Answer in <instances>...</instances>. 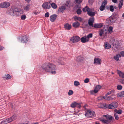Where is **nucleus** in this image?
<instances>
[{"label": "nucleus", "instance_id": "obj_1", "mask_svg": "<svg viewBox=\"0 0 124 124\" xmlns=\"http://www.w3.org/2000/svg\"><path fill=\"white\" fill-rule=\"evenodd\" d=\"M41 67L43 71L46 73H51L53 74H55L56 72V66L52 63L45 62L41 65Z\"/></svg>", "mask_w": 124, "mask_h": 124}, {"label": "nucleus", "instance_id": "obj_2", "mask_svg": "<svg viewBox=\"0 0 124 124\" xmlns=\"http://www.w3.org/2000/svg\"><path fill=\"white\" fill-rule=\"evenodd\" d=\"M21 11L20 9L12 7L10 9L9 13L12 16H17L19 14V13Z\"/></svg>", "mask_w": 124, "mask_h": 124}, {"label": "nucleus", "instance_id": "obj_3", "mask_svg": "<svg viewBox=\"0 0 124 124\" xmlns=\"http://www.w3.org/2000/svg\"><path fill=\"white\" fill-rule=\"evenodd\" d=\"M118 105V104L117 102H114L110 104H105L104 105V106H106L107 108L109 109H114L117 108Z\"/></svg>", "mask_w": 124, "mask_h": 124}, {"label": "nucleus", "instance_id": "obj_4", "mask_svg": "<svg viewBox=\"0 0 124 124\" xmlns=\"http://www.w3.org/2000/svg\"><path fill=\"white\" fill-rule=\"evenodd\" d=\"M85 116L87 117H93L95 116V112L93 110L88 109L85 114Z\"/></svg>", "mask_w": 124, "mask_h": 124}, {"label": "nucleus", "instance_id": "obj_5", "mask_svg": "<svg viewBox=\"0 0 124 124\" xmlns=\"http://www.w3.org/2000/svg\"><path fill=\"white\" fill-rule=\"evenodd\" d=\"M52 2L51 1H50L49 2H45L42 5L43 8L45 9H47L50 8L51 7V3Z\"/></svg>", "mask_w": 124, "mask_h": 124}, {"label": "nucleus", "instance_id": "obj_6", "mask_svg": "<svg viewBox=\"0 0 124 124\" xmlns=\"http://www.w3.org/2000/svg\"><path fill=\"white\" fill-rule=\"evenodd\" d=\"M101 88V86L99 85H97L95 87L94 90L90 91L91 94H93L95 93H97Z\"/></svg>", "mask_w": 124, "mask_h": 124}, {"label": "nucleus", "instance_id": "obj_7", "mask_svg": "<svg viewBox=\"0 0 124 124\" xmlns=\"http://www.w3.org/2000/svg\"><path fill=\"white\" fill-rule=\"evenodd\" d=\"M113 46L112 48L114 50L118 49L120 46L118 41L117 40H114L113 43Z\"/></svg>", "mask_w": 124, "mask_h": 124}, {"label": "nucleus", "instance_id": "obj_8", "mask_svg": "<svg viewBox=\"0 0 124 124\" xmlns=\"http://www.w3.org/2000/svg\"><path fill=\"white\" fill-rule=\"evenodd\" d=\"M10 3L8 2L2 3L0 4V7L2 8H6L9 7L10 5Z\"/></svg>", "mask_w": 124, "mask_h": 124}, {"label": "nucleus", "instance_id": "obj_9", "mask_svg": "<svg viewBox=\"0 0 124 124\" xmlns=\"http://www.w3.org/2000/svg\"><path fill=\"white\" fill-rule=\"evenodd\" d=\"M80 40V38L77 36H73L71 38L70 40L73 43L79 41Z\"/></svg>", "mask_w": 124, "mask_h": 124}, {"label": "nucleus", "instance_id": "obj_10", "mask_svg": "<svg viewBox=\"0 0 124 124\" xmlns=\"http://www.w3.org/2000/svg\"><path fill=\"white\" fill-rule=\"evenodd\" d=\"M81 103H78L74 102L71 104V107L72 108H74L75 107L80 108L81 107Z\"/></svg>", "mask_w": 124, "mask_h": 124}, {"label": "nucleus", "instance_id": "obj_11", "mask_svg": "<svg viewBox=\"0 0 124 124\" xmlns=\"http://www.w3.org/2000/svg\"><path fill=\"white\" fill-rule=\"evenodd\" d=\"M93 9L91 8L87 12V14L89 16L91 17L94 16L96 14V12H93Z\"/></svg>", "mask_w": 124, "mask_h": 124}, {"label": "nucleus", "instance_id": "obj_12", "mask_svg": "<svg viewBox=\"0 0 124 124\" xmlns=\"http://www.w3.org/2000/svg\"><path fill=\"white\" fill-rule=\"evenodd\" d=\"M94 17L90 18L89 19L88 21V23L89 25L92 27L93 26V23L94 21Z\"/></svg>", "mask_w": 124, "mask_h": 124}, {"label": "nucleus", "instance_id": "obj_13", "mask_svg": "<svg viewBox=\"0 0 124 124\" xmlns=\"http://www.w3.org/2000/svg\"><path fill=\"white\" fill-rule=\"evenodd\" d=\"M94 63L95 64H101V60L98 58H95L94 59Z\"/></svg>", "mask_w": 124, "mask_h": 124}, {"label": "nucleus", "instance_id": "obj_14", "mask_svg": "<svg viewBox=\"0 0 124 124\" xmlns=\"http://www.w3.org/2000/svg\"><path fill=\"white\" fill-rule=\"evenodd\" d=\"M107 1L106 0H105L103 2L101 5L100 8V10L101 11H103L104 10L106 4H107Z\"/></svg>", "mask_w": 124, "mask_h": 124}, {"label": "nucleus", "instance_id": "obj_15", "mask_svg": "<svg viewBox=\"0 0 124 124\" xmlns=\"http://www.w3.org/2000/svg\"><path fill=\"white\" fill-rule=\"evenodd\" d=\"M85 37H83L80 39L81 41L83 43H85L86 42H88L89 41V39H87L86 36H85Z\"/></svg>", "mask_w": 124, "mask_h": 124}, {"label": "nucleus", "instance_id": "obj_16", "mask_svg": "<svg viewBox=\"0 0 124 124\" xmlns=\"http://www.w3.org/2000/svg\"><path fill=\"white\" fill-rule=\"evenodd\" d=\"M28 40V38L26 36H23L21 39V42L22 43H26Z\"/></svg>", "mask_w": 124, "mask_h": 124}, {"label": "nucleus", "instance_id": "obj_17", "mask_svg": "<svg viewBox=\"0 0 124 124\" xmlns=\"http://www.w3.org/2000/svg\"><path fill=\"white\" fill-rule=\"evenodd\" d=\"M57 16L56 15H53L50 17V21L52 22H54L56 19Z\"/></svg>", "mask_w": 124, "mask_h": 124}, {"label": "nucleus", "instance_id": "obj_18", "mask_svg": "<svg viewBox=\"0 0 124 124\" xmlns=\"http://www.w3.org/2000/svg\"><path fill=\"white\" fill-rule=\"evenodd\" d=\"M102 26V25L101 23H97L94 25L93 27L95 28H100Z\"/></svg>", "mask_w": 124, "mask_h": 124}, {"label": "nucleus", "instance_id": "obj_19", "mask_svg": "<svg viewBox=\"0 0 124 124\" xmlns=\"http://www.w3.org/2000/svg\"><path fill=\"white\" fill-rule=\"evenodd\" d=\"M65 9L66 8L64 6H62L59 8L58 10V11L60 12H63Z\"/></svg>", "mask_w": 124, "mask_h": 124}, {"label": "nucleus", "instance_id": "obj_20", "mask_svg": "<svg viewBox=\"0 0 124 124\" xmlns=\"http://www.w3.org/2000/svg\"><path fill=\"white\" fill-rule=\"evenodd\" d=\"M117 71L118 74L120 77L124 78V73L118 70H117Z\"/></svg>", "mask_w": 124, "mask_h": 124}, {"label": "nucleus", "instance_id": "obj_21", "mask_svg": "<svg viewBox=\"0 0 124 124\" xmlns=\"http://www.w3.org/2000/svg\"><path fill=\"white\" fill-rule=\"evenodd\" d=\"M3 78L4 79H8L11 78V76L9 74H8L7 75H5L3 77Z\"/></svg>", "mask_w": 124, "mask_h": 124}, {"label": "nucleus", "instance_id": "obj_22", "mask_svg": "<svg viewBox=\"0 0 124 124\" xmlns=\"http://www.w3.org/2000/svg\"><path fill=\"white\" fill-rule=\"evenodd\" d=\"M64 28L65 29L68 30H70L71 27V25L68 23H66L64 25Z\"/></svg>", "mask_w": 124, "mask_h": 124}, {"label": "nucleus", "instance_id": "obj_23", "mask_svg": "<svg viewBox=\"0 0 124 124\" xmlns=\"http://www.w3.org/2000/svg\"><path fill=\"white\" fill-rule=\"evenodd\" d=\"M118 97H124V91L120 92L117 94Z\"/></svg>", "mask_w": 124, "mask_h": 124}, {"label": "nucleus", "instance_id": "obj_24", "mask_svg": "<svg viewBox=\"0 0 124 124\" xmlns=\"http://www.w3.org/2000/svg\"><path fill=\"white\" fill-rule=\"evenodd\" d=\"M80 23L77 22L74 23L73 24V26L75 28H77L80 25Z\"/></svg>", "mask_w": 124, "mask_h": 124}, {"label": "nucleus", "instance_id": "obj_25", "mask_svg": "<svg viewBox=\"0 0 124 124\" xmlns=\"http://www.w3.org/2000/svg\"><path fill=\"white\" fill-rule=\"evenodd\" d=\"M64 60V59L63 58H61L57 59V62L61 64H62L63 62V61Z\"/></svg>", "mask_w": 124, "mask_h": 124}, {"label": "nucleus", "instance_id": "obj_26", "mask_svg": "<svg viewBox=\"0 0 124 124\" xmlns=\"http://www.w3.org/2000/svg\"><path fill=\"white\" fill-rule=\"evenodd\" d=\"M111 45L108 43L106 42L105 44V48L106 49H109L110 48Z\"/></svg>", "mask_w": 124, "mask_h": 124}, {"label": "nucleus", "instance_id": "obj_27", "mask_svg": "<svg viewBox=\"0 0 124 124\" xmlns=\"http://www.w3.org/2000/svg\"><path fill=\"white\" fill-rule=\"evenodd\" d=\"M30 8V5L29 4H27L26 6H25L24 7V9L26 11H28Z\"/></svg>", "mask_w": 124, "mask_h": 124}, {"label": "nucleus", "instance_id": "obj_28", "mask_svg": "<svg viewBox=\"0 0 124 124\" xmlns=\"http://www.w3.org/2000/svg\"><path fill=\"white\" fill-rule=\"evenodd\" d=\"M91 8H89L87 6H86L83 9V11L84 12H88Z\"/></svg>", "mask_w": 124, "mask_h": 124}, {"label": "nucleus", "instance_id": "obj_29", "mask_svg": "<svg viewBox=\"0 0 124 124\" xmlns=\"http://www.w3.org/2000/svg\"><path fill=\"white\" fill-rule=\"evenodd\" d=\"M121 57V56L120 54H118L114 56V59L116 61H118L119 60V58Z\"/></svg>", "mask_w": 124, "mask_h": 124}, {"label": "nucleus", "instance_id": "obj_30", "mask_svg": "<svg viewBox=\"0 0 124 124\" xmlns=\"http://www.w3.org/2000/svg\"><path fill=\"white\" fill-rule=\"evenodd\" d=\"M51 6L52 8L54 9L56 8L57 7L56 5L54 3H51Z\"/></svg>", "mask_w": 124, "mask_h": 124}, {"label": "nucleus", "instance_id": "obj_31", "mask_svg": "<svg viewBox=\"0 0 124 124\" xmlns=\"http://www.w3.org/2000/svg\"><path fill=\"white\" fill-rule=\"evenodd\" d=\"M123 0H120L118 5L119 8H120L122 7L123 5Z\"/></svg>", "mask_w": 124, "mask_h": 124}, {"label": "nucleus", "instance_id": "obj_32", "mask_svg": "<svg viewBox=\"0 0 124 124\" xmlns=\"http://www.w3.org/2000/svg\"><path fill=\"white\" fill-rule=\"evenodd\" d=\"M83 59V57L80 56H78L77 57V60L78 61L80 62L82 61Z\"/></svg>", "mask_w": 124, "mask_h": 124}, {"label": "nucleus", "instance_id": "obj_33", "mask_svg": "<svg viewBox=\"0 0 124 124\" xmlns=\"http://www.w3.org/2000/svg\"><path fill=\"white\" fill-rule=\"evenodd\" d=\"M104 30V29H100L99 31V32L100 36H101L103 34Z\"/></svg>", "mask_w": 124, "mask_h": 124}, {"label": "nucleus", "instance_id": "obj_34", "mask_svg": "<svg viewBox=\"0 0 124 124\" xmlns=\"http://www.w3.org/2000/svg\"><path fill=\"white\" fill-rule=\"evenodd\" d=\"M113 29V27L111 26H110L109 27L108 30V31L110 34H111L112 32Z\"/></svg>", "mask_w": 124, "mask_h": 124}, {"label": "nucleus", "instance_id": "obj_35", "mask_svg": "<svg viewBox=\"0 0 124 124\" xmlns=\"http://www.w3.org/2000/svg\"><path fill=\"white\" fill-rule=\"evenodd\" d=\"M115 18V17L114 16H112L111 17H109V20L110 21V22L111 23H112L113 22V20H114Z\"/></svg>", "mask_w": 124, "mask_h": 124}, {"label": "nucleus", "instance_id": "obj_36", "mask_svg": "<svg viewBox=\"0 0 124 124\" xmlns=\"http://www.w3.org/2000/svg\"><path fill=\"white\" fill-rule=\"evenodd\" d=\"M103 98L104 99L106 100H110L112 99L113 98L110 96H108L107 97H103Z\"/></svg>", "mask_w": 124, "mask_h": 124}, {"label": "nucleus", "instance_id": "obj_37", "mask_svg": "<svg viewBox=\"0 0 124 124\" xmlns=\"http://www.w3.org/2000/svg\"><path fill=\"white\" fill-rule=\"evenodd\" d=\"M8 123L7 120V119H6L2 121L0 123V124H5Z\"/></svg>", "mask_w": 124, "mask_h": 124}, {"label": "nucleus", "instance_id": "obj_38", "mask_svg": "<svg viewBox=\"0 0 124 124\" xmlns=\"http://www.w3.org/2000/svg\"><path fill=\"white\" fill-rule=\"evenodd\" d=\"M116 110V113H117V114H122V111L121 110L119 109L117 110H116V109L115 110V111Z\"/></svg>", "mask_w": 124, "mask_h": 124}, {"label": "nucleus", "instance_id": "obj_39", "mask_svg": "<svg viewBox=\"0 0 124 124\" xmlns=\"http://www.w3.org/2000/svg\"><path fill=\"white\" fill-rule=\"evenodd\" d=\"M115 119L116 120H118L119 118L118 116L117 113H115L114 115Z\"/></svg>", "mask_w": 124, "mask_h": 124}, {"label": "nucleus", "instance_id": "obj_40", "mask_svg": "<svg viewBox=\"0 0 124 124\" xmlns=\"http://www.w3.org/2000/svg\"><path fill=\"white\" fill-rule=\"evenodd\" d=\"M114 90H111V91H109V92L107 93L106 94V95L107 96L113 93L114 92Z\"/></svg>", "mask_w": 124, "mask_h": 124}, {"label": "nucleus", "instance_id": "obj_41", "mask_svg": "<svg viewBox=\"0 0 124 124\" xmlns=\"http://www.w3.org/2000/svg\"><path fill=\"white\" fill-rule=\"evenodd\" d=\"M74 84L76 86H77L80 85V84L79 82L77 81H74Z\"/></svg>", "mask_w": 124, "mask_h": 124}, {"label": "nucleus", "instance_id": "obj_42", "mask_svg": "<svg viewBox=\"0 0 124 124\" xmlns=\"http://www.w3.org/2000/svg\"><path fill=\"white\" fill-rule=\"evenodd\" d=\"M93 34L92 33L89 34L87 36H86V38L87 39H89L90 38H91L92 37Z\"/></svg>", "mask_w": 124, "mask_h": 124}, {"label": "nucleus", "instance_id": "obj_43", "mask_svg": "<svg viewBox=\"0 0 124 124\" xmlns=\"http://www.w3.org/2000/svg\"><path fill=\"white\" fill-rule=\"evenodd\" d=\"M73 93V91L71 90H69V92L68 93V95H69L72 94Z\"/></svg>", "mask_w": 124, "mask_h": 124}, {"label": "nucleus", "instance_id": "obj_44", "mask_svg": "<svg viewBox=\"0 0 124 124\" xmlns=\"http://www.w3.org/2000/svg\"><path fill=\"white\" fill-rule=\"evenodd\" d=\"M122 88V86L121 85H118L117 86V88L118 90H121Z\"/></svg>", "mask_w": 124, "mask_h": 124}, {"label": "nucleus", "instance_id": "obj_45", "mask_svg": "<svg viewBox=\"0 0 124 124\" xmlns=\"http://www.w3.org/2000/svg\"><path fill=\"white\" fill-rule=\"evenodd\" d=\"M102 122L107 124L108 123V121L106 120L102 119L101 120Z\"/></svg>", "mask_w": 124, "mask_h": 124}, {"label": "nucleus", "instance_id": "obj_46", "mask_svg": "<svg viewBox=\"0 0 124 124\" xmlns=\"http://www.w3.org/2000/svg\"><path fill=\"white\" fill-rule=\"evenodd\" d=\"M109 9L111 11L113 12L114 11V8L112 5H111Z\"/></svg>", "mask_w": 124, "mask_h": 124}, {"label": "nucleus", "instance_id": "obj_47", "mask_svg": "<svg viewBox=\"0 0 124 124\" xmlns=\"http://www.w3.org/2000/svg\"><path fill=\"white\" fill-rule=\"evenodd\" d=\"M82 12L81 10L80 9H78L77 10V13L78 14H80Z\"/></svg>", "mask_w": 124, "mask_h": 124}, {"label": "nucleus", "instance_id": "obj_48", "mask_svg": "<svg viewBox=\"0 0 124 124\" xmlns=\"http://www.w3.org/2000/svg\"><path fill=\"white\" fill-rule=\"evenodd\" d=\"M11 117L13 121L15 120L17 118L16 116V115H14Z\"/></svg>", "mask_w": 124, "mask_h": 124}, {"label": "nucleus", "instance_id": "obj_49", "mask_svg": "<svg viewBox=\"0 0 124 124\" xmlns=\"http://www.w3.org/2000/svg\"><path fill=\"white\" fill-rule=\"evenodd\" d=\"M7 119L8 121V123L12 122L13 121L11 117L10 118H9Z\"/></svg>", "mask_w": 124, "mask_h": 124}, {"label": "nucleus", "instance_id": "obj_50", "mask_svg": "<svg viewBox=\"0 0 124 124\" xmlns=\"http://www.w3.org/2000/svg\"><path fill=\"white\" fill-rule=\"evenodd\" d=\"M65 5L68 8L70 7V2L69 1H67L65 3Z\"/></svg>", "mask_w": 124, "mask_h": 124}, {"label": "nucleus", "instance_id": "obj_51", "mask_svg": "<svg viewBox=\"0 0 124 124\" xmlns=\"http://www.w3.org/2000/svg\"><path fill=\"white\" fill-rule=\"evenodd\" d=\"M26 18V16L25 15H23L21 16V19L22 20H24Z\"/></svg>", "mask_w": 124, "mask_h": 124}, {"label": "nucleus", "instance_id": "obj_52", "mask_svg": "<svg viewBox=\"0 0 124 124\" xmlns=\"http://www.w3.org/2000/svg\"><path fill=\"white\" fill-rule=\"evenodd\" d=\"M89 80L88 78H86L84 82L85 83H87L89 82Z\"/></svg>", "mask_w": 124, "mask_h": 124}, {"label": "nucleus", "instance_id": "obj_53", "mask_svg": "<svg viewBox=\"0 0 124 124\" xmlns=\"http://www.w3.org/2000/svg\"><path fill=\"white\" fill-rule=\"evenodd\" d=\"M113 117L112 116L108 115L107 119L111 120L112 119Z\"/></svg>", "mask_w": 124, "mask_h": 124}, {"label": "nucleus", "instance_id": "obj_54", "mask_svg": "<svg viewBox=\"0 0 124 124\" xmlns=\"http://www.w3.org/2000/svg\"><path fill=\"white\" fill-rule=\"evenodd\" d=\"M49 14L48 12L46 13L45 15V17H48L49 16Z\"/></svg>", "mask_w": 124, "mask_h": 124}, {"label": "nucleus", "instance_id": "obj_55", "mask_svg": "<svg viewBox=\"0 0 124 124\" xmlns=\"http://www.w3.org/2000/svg\"><path fill=\"white\" fill-rule=\"evenodd\" d=\"M82 0H76L75 1L77 3H80L81 2Z\"/></svg>", "mask_w": 124, "mask_h": 124}, {"label": "nucleus", "instance_id": "obj_56", "mask_svg": "<svg viewBox=\"0 0 124 124\" xmlns=\"http://www.w3.org/2000/svg\"><path fill=\"white\" fill-rule=\"evenodd\" d=\"M4 48L3 46H0V51L3 50Z\"/></svg>", "mask_w": 124, "mask_h": 124}, {"label": "nucleus", "instance_id": "obj_57", "mask_svg": "<svg viewBox=\"0 0 124 124\" xmlns=\"http://www.w3.org/2000/svg\"><path fill=\"white\" fill-rule=\"evenodd\" d=\"M77 20L79 21L80 22H81L82 21V18L80 17H78Z\"/></svg>", "mask_w": 124, "mask_h": 124}, {"label": "nucleus", "instance_id": "obj_58", "mask_svg": "<svg viewBox=\"0 0 124 124\" xmlns=\"http://www.w3.org/2000/svg\"><path fill=\"white\" fill-rule=\"evenodd\" d=\"M120 54L123 56H124V51L121 52H120Z\"/></svg>", "mask_w": 124, "mask_h": 124}, {"label": "nucleus", "instance_id": "obj_59", "mask_svg": "<svg viewBox=\"0 0 124 124\" xmlns=\"http://www.w3.org/2000/svg\"><path fill=\"white\" fill-rule=\"evenodd\" d=\"M112 1L114 3H116L117 2V0H112Z\"/></svg>", "mask_w": 124, "mask_h": 124}, {"label": "nucleus", "instance_id": "obj_60", "mask_svg": "<svg viewBox=\"0 0 124 124\" xmlns=\"http://www.w3.org/2000/svg\"><path fill=\"white\" fill-rule=\"evenodd\" d=\"M78 17L76 16H75V17H74V19L76 20H78Z\"/></svg>", "mask_w": 124, "mask_h": 124}, {"label": "nucleus", "instance_id": "obj_61", "mask_svg": "<svg viewBox=\"0 0 124 124\" xmlns=\"http://www.w3.org/2000/svg\"><path fill=\"white\" fill-rule=\"evenodd\" d=\"M108 115H104L103 116L106 117L107 118H107L108 117Z\"/></svg>", "mask_w": 124, "mask_h": 124}, {"label": "nucleus", "instance_id": "obj_62", "mask_svg": "<svg viewBox=\"0 0 124 124\" xmlns=\"http://www.w3.org/2000/svg\"><path fill=\"white\" fill-rule=\"evenodd\" d=\"M33 13L34 14H35V15H36L38 13V12H37L36 11H34L33 12Z\"/></svg>", "mask_w": 124, "mask_h": 124}, {"label": "nucleus", "instance_id": "obj_63", "mask_svg": "<svg viewBox=\"0 0 124 124\" xmlns=\"http://www.w3.org/2000/svg\"><path fill=\"white\" fill-rule=\"evenodd\" d=\"M25 1L27 3H29L31 1V0H25Z\"/></svg>", "mask_w": 124, "mask_h": 124}, {"label": "nucleus", "instance_id": "obj_64", "mask_svg": "<svg viewBox=\"0 0 124 124\" xmlns=\"http://www.w3.org/2000/svg\"><path fill=\"white\" fill-rule=\"evenodd\" d=\"M31 124H39V123L36 122V123H32Z\"/></svg>", "mask_w": 124, "mask_h": 124}]
</instances>
